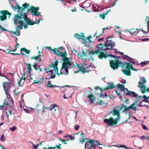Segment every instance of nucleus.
I'll list each match as a JSON object with an SVG mask.
<instances>
[{
  "label": "nucleus",
  "mask_w": 149,
  "mask_h": 149,
  "mask_svg": "<svg viewBox=\"0 0 149 149\" xmlns=\"http://www.w3.org/2000/svg\"><path fill=\"white\" fill-rule=\"evenodd\" d=\"M85 149H88L89 148L93 149L92 145H91V140L90 142L86 141L85 145Z\"/></svg>",
  "instance_id": "dca6fc26"
},
{
  "label": "nucleus",
  "mask_w": 149,
  "mask_h": 149,
  "mask_svg": "<svg viewBox=\"0 0 149 149\" xmlns=\"http://www.w3.org/2000/svg\"><path fill=\"white\" fill-rule=\"evenodd\" d=\"M141 139H145L147 138V137H146L145 136H142L140 137Z\"/></svg>",
  "instance_id": "680f3d73"
},
{
  "label": "nucleus",
  "mask_w": 149,
  "mask_h": 149,
  "mask_svg": "<svg viewBox=\"0 0 149 149\" xmlns=\"http://www.w3.org/2000/svg\"><path fill=\"white\" fill-rule=\"evenodd\" d=\"M97 10H99V12L100 11L104 10V8H100V6H99V5H97Z\"/></svg>",
  "instance_id": "a18cd8bd"
},
{
  "label": "nucleus",
  "mask_w": 149,
  "mask_h": 149,
  "mask_svg": "<svg viewBox=\"0 0 149 149\" xmlns=\"http://www.w3.org/2000/svg\"><path fill=\"white\" fill-rule=\"evenodd\" d=\"M117 88H120L121 91H123L124 92L128 91V93H125V94L130 97L136 98L138 96V95L136 94V93L134 92L128 91L127 88H125L124 86L123 85L119 84L118 85Z\"/></svg>",
  "instance_id": "0eeeda50"
},
{
  "label": "nucleus",
  "mask_w": 149,
  "mask_h": 149,
  "mask_svg": "<svg viewBox=\"0 0 149 149\" xmlns=\"http://www.w3.org/2000/svg\"><path fill=\"white\" fill-rule=\"evenodd\" d=\"M149 63V61H147L142 62L140 63V64H141V66L142 67H143L145 66V65L148 64Z\"/></svg>",
  "instance_id": "7c9ffc66"
},
{
  "label": "nucleus",
  "mask_w": 149,
  "mask_h": 149,
  "mask_svg": "<svg viewBox=\"0 0 149 149\" xmlns=\"http://www.w3.org/2000/svg\"><path fill=\"white\" fill-rule=\"evenodd\" d=\"M81 34L82 35H80L77 33L75 34L74 36L75 38L79 40L81 39L82 40H83L84 39V34L83 33H81Z\"/></svg>",
  "instance_id": "f3484780"
},
{
  "label": "nucleus",
  "mask_w": 149,
  "mask_h": 149,
  "mask_svg": "<svg viewBox=\"0 0 149 149\" xmlns=\"http://www.w3.org/2000/svg\"><path fill=\"white\" fill-rule=\"evenodd\" d=\"M120 147L125 148V149H130L129 148H128L125 145H120Z\"/></svg>",
  "instance_id": "c03bdc74"
},
{
  "label": "nucleus",
  "mask_w": 149,
  "mask_h": 149,
  "mask_svg": "<svg viewBox=\"0 0 149 149\" xmlns=\"http://www.w3.org/2000/svg\"><path fill=\"white\" fill-rule=\"evenodd\" d=\"M55 77V75L54 74H52V75L50 77H49L48 78V79L46 78V79H47L48 80H49L50 79H54Z\"/></svg>",
  "instance_id": "49530a36"
},
{
  "label": "nucleus",
  "mask_w": 149,
  "mask_h": 149,
  "mask_svg": "<svg viewBox=\"0 0 149 149\" xmlns=\"http://www.w3.org/2000/svg\"><path fill=\"white\" fill-rule=\"evenodd\" d=\"M59 140L60 141H62V143L64 144H67V143L65 142L66 140H64L61 139H60ZM68 140H66V141H68Z\"/></svg>",
  "instance_id": "09e8293b"
},
{
  "label": "nucleus",
  "mask_w": 149,
  "mask_h": 149,
  "mask_svg": "<svg viewBox=\"0 0 149 149\" xmlns=\"http://www.w3.org/2000/svg\"><path fill=\"white\" fill-rule=\"evenodd\" d=\"M127 31L132 36L136 32V31H135L133 33H132L131 31L129 30H127Z\"/></svg>",
  "instance_id": "0e129e2a"
},
{
  "label": "nucleus",
  "mask_w": 149,
  "mask_h": 149,
  "mask_svg": "<svg viewBox=\"0 0 149 149\" xmlns=\"http://www.w3.org/2000/svg\"><path fill=\"white\" fill-rule=\"evenodd\" d=\"M5 139L6 138L4 135L3 134L2 135L0 138L1 140L2 141H4L5 140Z\"/></svg>",
  "instance_id": "ea45409f"
},
{
  "label": "nucleus",
  "mask_w": 149,
  "mask_h": 149,
  "mask_svg": "<svg viewBox=\"0 0 149 149\" xmlns=\"http://www.w3.org/2000/svg\"><path fill=\"white\" fill-rule=\"evenodd\" d=\"M27 67V68L29 70V72L30 73V70H31V65L30 64L26 63V64Z\"/></svg>",
  "instance_id": "473e14b6"
},
{
  "label": "nucleus",
  "mask_w": 149,
  "mask_h": 149,
  "mask_svg": "<svg viewBox=\"0 0 149 149\" xmlns=\"http://www.w3.org/2000/svg\"><path fill=\"white\" fill-rule=\"evenodd\" d=\"M74 53L75 55H77L78 56H79V54L77 51L74 50Z\"/></svg>",
  "instance_id": "8fccbe9b"
},
{
  "label": "nucleus",
  "mask_w": 149,
  "mask_h": 149,
  "mask_svg": "<svg viewBox=\"0 0 149 149\" xmlns=\"http://www.w3.org/2000/svg\"><path fill=\"white\" fill-rule=\"evenodd\" d=\"M7 15H9L8 17L9 18L11 14L7 10L1 11L0 13V19L1 20L3 21L6 20L7 18Z\"/></svg>",
  "instance_id": "9d476101"
},
{
  "label": "nucleus",
  "mask_w": 149,
  "mask_h": 149,
  "mask_svg": "<svg viewBox=\"0 0 149 149\" xmlns=\"http://www.w3.org/2000/svg\"><path fill=\"white\" fill-rule=\"evenodd\" d=\"M43 110L42 111V112L43 113L45 112V110L46 109V106L43 105L42 107Z\"/></svg>",
  "instance_id": "4d7b16f0"
},
{
  "label": "nucleus",
  "mask_w": 149,
  "mask_h": 149,
  "mask_svg": "<svg viewBox=\"0 0 149 149\" xmlns=\"http://www.w3.org/2000/svg\"><path fill=\"white\" fill-rule=\"evenodd\" d=\"M34 8H35L33 7L31 10H32V14L33 15H35L36 17L40 16V18L39 19L38 21L36 19V20L34 22V24H38L40 22V21L41 20L42 21H43V20L41 18L42 17V15H40V13L37 11V10L39 9L38 8H36L35 9H34Z\"/></svg>",
  "instance_id": "6e6552de"
},
{
  "label": "nucleus",
  "mask_w": 149,
  "mask_h": 149,
  "mask_svg": "<svg viewBox=\"0 0 149 149\" xmlns=\"http://www.w3.org/2000/svg\"><path fill=\"white\" fill-rule=\"evenodd\" d=\"M87 55L84 52V50L83 49H82V52L81 54H79V57L80 59L82 60H84L87 58Z\"/></svg>",
  "instance_id": "ddd939ff"
},
{
  "label": "nucleus",
  "mask_w": 149,
  "mask_h": 149,
  "mask_svg": "<svg viewBox=\"0 0 149 149\" xmlns=\"http://www.w3.org/2000/svg\"><path fill=\"white\" fill-rule=\"evenodd\" d=\"M51 82L52 81H49L48 82V84L46 85V86L49 88H51V86L52 85L51 84Z\"/></svg>",
  "instance_id": "58836bf2"
},
{
  "label": "nucleus",
  "mask_w": 149,
  "mask_h": 149,
  "mask_svg": "<svg viewBox=\"0 0 149 149\" xmlns=\"http://www.w3.org/2000/svg\"><path fill=\"white\" fill-rule=\"evenodd\" d=\"M10 51H8V53H10L12 55H19V54H15V53H10L9 52H10Z\"/></svg>",
  "instance_id": "13d9d810"
},
{
  "label": "nucleus",
  "mask_w": 149,
  "mask_h": 149,
  "mask_svg": "<svg viewBox=\"0 0 149 149\" xmlns=\"http://www.w3.org/2000/svg\"><path fill=\"white\" fill-rule=\"evenodd\" d=\"M46 49H47L48 50H51L53 51L54 54L56 55L61 57L62 58H63L67 55V53L65 52V53L61 52L58 51V49L54 48L52 49L50 47H46Z\"/></svg>",
  "instance_id": "1a4fd4ad"
},
{
  "label": "nucleus",
  "mask_w": 149,
  "mask_h": 149,
  "mask_svg": "<svg viewBox=\"0 0 149 149\" xmlns=\"http://www.w3.org/2000/svg\"><path fill=\"white\" fill-rule=\"evenodd\" d=\"M110 120H111V123L112 124H116L117 123V122L115 120H114L112 118H110Z\"/></svg>",
  "instance_id": "4c0bfd02"
},
{
  "label": "nucleus",
  "mask_w": 149,
  "mask_h": 149,
  "mask_svg": "<svg viewBox=\"0 0 149 149\" xmlns=\"http://www.w3.org/2000/svg\"><path fill=\"white\" fill-rule=\"evenodd\" d=\"M16 31L15 32H14L13 31H9V32H10L12 34H13L15 35L16 36H19L20 35V31L19 30H18V29H17V30L15 29Z\"/></svg>",
  "instance_id": "b1692460"
},
{
  "label": "nucleus",
  "mask_w": 149,
  "mask_h": 149,
  "mask_svg": "<svg viewBox=\"0 0 149 149\" xmlns=\"http://www.w3.org/2000/svg\"><path fill=\"white\" fill-rule=\"evenodd\" d=\"M107 13H105L103 14H100V16L103 19H104L106 15H107Z\"/></svg>",
  "instance_id": "79ce46f5"
},
{
  "label": "nucleus",
  "mask_w": 149,
  "mask_h": 149,
  "mask_svg": "<svg viewBox=\"0 0 149 149\" xmlns=\"http://www.w3.org/2000/svg\"><path fill=\"white\" fill-rule=\"evenodd\" d=\"M139 31H142L143 32V33L145 34H147V33L146 32L144 31L142 29H139Z\"/></svg>",
  "instance_id": "5fc2aeb1"
},
{
  "label": "nucleus",
  "mask_w": 149,
  "mask_h": 149,
  "mask_svg": "<svg viewBox=\"0 0 149 149\" xmlns=\"http://www.w3.org/2000/svg\"><path fill=\"white\" fill-rule=\"evenodd\" d=\"M21 51H23L26 54H29L30 53V52L29 50H27L25 48H23L21 49Z\"/></svg>",
  "instance_id": "2f4dec72"
},
{
  "label": "nucleus",
  "mask_w": 149,
  "mask_h": 149,
  "mask_svg": "<svg viewBox=\"0 0 149 149\" xmlns=\"http://www.w3.org/2000/svg\"><path fill=\"white\" fill-rule=\"evenodd\" d=\"M77 67H78V68L79 69V70L81 71L84 73L85 72H88L91 70H89V71H87L86 68H84L83 67H81V66L79 65H77Z\"/></svg>",
  "instance_id": "393cba45"
},
{
  "label": "nucleus",
  "mask_w": 149,
  "mask_h": 149,
  "mask_svg": "<svg viewBox=\"0 0 149 149\" xmlns=\"http://www.w3.org/2000/svg\"><path fill=\"white\" fill-rule=\"evenodd\" d=\"M91 66V65H88L87 64H85V65L84 66V67L85 68H86L87 69L89 68Z\"/></svg>",
  "instance_id": "603ef678"
},
{
  "label": "nucleus",
  "mask_w": 149,
  "mask_h": 149,
  "mask_svg": "<svg viewBox=\"0 0 149 149\" xmlns=\"http://www.w3.org/2000/svg\"><path fill=\"white\" fill-rule=\"evenodd\" d=\"M70 138V139L71 140H73L74 139V136H72L71 135L68 136Z\"/></svg>",
  "instance_id": "052dcab7"
},
{
  "label": "nucleus",
  "mask_w": 149,
  "mask_h": 149,
  "mask_svg": "<svg viewBox=\"0 0 149 149\" xmlns=\"http://www.w3.org/2000/svg\"><path fill=\"white\" fill-rule=\"evenodd\" d=\"M79 127V126L78 125H76L75 126L74 130H77Z\"/></svg>",
  "instance_id": "864d4df0"
},
{
  "label": "nucleus",
  "mask_w": 149,
  "mask_h": 149,
  "mask_svg": "<svg viewBox=\"0 0 149 149\" xmlns=\"http://www.w3.org/2000/svg\"><path fill=\"white\" fill-rule=\"evenodd\" d=\"M53 71H54V70H49L48 71H46V72L47 73H48L49 72H50L52 73H53Z\"/></svg>",
  "instance_id": "774afa93"
},
{
  "label": "nucleus",
  "mask_w": 149,
  "mask_h": 149,
  "mask_svg": "<svg viewBox=\"0 0 149 149\" xmlns=\"http://www.w3.org/2000/svg\"><path fill=\"white\" fill-rule=\"evenodd\" d=\"M29 6V4L26 3L23 4V7L21 8L19 14L23 17L28 24L33 25L34 24V22L30 20L26 15L29 13V9L28 8Z\"/></svg>",
  "instance_id": "7ed1b4c3"
},
{
  "label": "nucleus",
  "mask_w": 149,
  "mask_h": 149,
  "mask_svg": "<svg viewBox=\"0 0 149 149\" xmlns=\"http://www.w3.org/2000/svg\"><path fill=\"white\" fill-rule=\"evenodd\" d=\"M143 102H140L139 103L138 106L139 107H143V105L142 104Z\"/></svg>",
  "instance_id": "6e6d98bb"
},
{
  "label": "nucleus",
  "mask_w": 149,
  "mask_h": 149,
  "mask_svg": "<svg viewBox=\"0 0 149 149\" xmlns=\"http://www.w3.org/2000/svg\"><path fill=\"white\" fill-rule=\"evenodd\" d=\"M133 64L136 65H139L140 64V63H139L136 60V61H134V62H133L132 63Z\"/></svg>",
  "instance_id": "37998d69"
},
{
  "label": "nucleus",
  "mask_w": 149,
  "mask_h": 149,
  "mask_svg": "<svg viewBox=\"0 0 149 149\" xmlns=\"http://www.w3.org/2000/svg\"><path fill=\"white\" fill-rule=\"evenodd\" d=\"M56 107H58V106L56 104H52L50 106L51 109V110L54 109Z\"/></svg>",
  "instance_id": "e433bc0d"
},
{
  "label": "nucleus",
  "mask_w": 149,
  "mask_h": 149,
  "mask_svg": "<svg viewBox=\"0 0 149 149\" xmlns=\"http://www.w3.org/2000/svg\"><path fill=\"white\" fill-rule=\"evenodd\" d=\"M60 146L61 144H59L58 145H56L54 147H49L48 148H47V149H55L56 148H58V149H61L60 147Z\"/></svg>",
  "instance_id": "cd10ccee"
},
{
  "label": "nucleus",
  "mask_w": 149,
  "mask_h": 149,
  "mask_svg": "<svg viewBox=\"0 0 149 149\" xmlns=\"http://www.w3.org/2000/svg\"><path fill=\"white\" fill-rule=\"evenodd\" d=\"M84 134L83 133H81L80 135V137L79 138V142L81 143H83L86 139L84 137Z\"/></svg>",
  "instance_id": "aec40b11"
},
{
  "label": "nucleus",
  "mask_w": 149,
  "mask_h": 149,
  "mask_svg": "<svg viewBox=\"0 0 149 149\" xmlns=\"http://www.w3.org/2000/svg\"><path fill=\"white\" fill-rule=\"evenodd\" d=\"M23 17L19 15H16L14 18V24L15 25V29H22V28L23 21H22V18Z\"/></svg>",
  "instance_id": "39448f33"
},
{
  "label": "nucleus",
  "mask_w": 149,
  "mask_h": 149,
  "mask_svg": "<svg viewBox=\"0 0 149 149\" xmlns=\"http://www.w3.org/2000/svg\"><path fill=\"white\" fill-rule=\"evenodd\" d=\"M33 66L34 67L35 69L37 70L38 69H39L40 71H42V68H40V65H37L36 64L35 65H33Z\"/></svg>",
  "instance_id": "c85d7f7f"
},
{
  "label": "nucleus",
  "mask_w": 149,
  "mask_h": 149,
  "mask_svg": "<svg viewBox=\"0 0 149 149\" xmlns=\"http://www.w3.org/2000/svg\"><path fill=\"white\" fill-rule=\"evenodd\" d=\"M92 8L94 11L95 12H99V11L97 10V6L96 5H93Z\"/></svg>",
  "instance_id": "c756f323"
},
{
  "label": "nucleus",
  "mask_w": 149,
  "mask_h": 149,
  "mask_svg": "<svg viewBox=\"0 0 149 149\" xmlns=\"http://www.w3.org/2000/svg\"><path fill=\"white\" fill-rule=\"evenodd\" d=\"M13 10H14V11H15V10H17V11L18 13L19 14L20 11L21 10V8L18 5L17 3H16V5L14 6H11Z\"/></svg>",
  "instance_id": "6ab92c4d"
},
{
  "label": "nucleus",
  "mask_w": 149,
  "mask_h": 149,
  "mask_svg": "<svg viewBox=\"0 0 149 149\" xmlns=\"http://www.w3.org/2000/svg\"><path fill=\"white\" fill-rule=\"evenodd\" d=\"M51 88L59 87L60 86H57L55 85H52V86H51Z\"/></svg>",
  "instance_id": "69168bd1"
},
{
  "label": "nucleus",
  "mask_w": 149,
  "mask_h": 149,
  "mask_svg": "<svg viewBox=\"0 0 149 149\" xmlns=\"http://www.w3.org/2000/svg\"><path fill=\"white\" fill-rule=\"evenodd\" d=\"M100 54L98 55V57L100 59H102L103 58H106L108 56L113 58L115 59L117 58V56L115 55H113L111 54H107V52L104 54V52H101Z\"/></svg>",
  "instance_id": "9b49d317"
},
{
  "label": "nucleus",
  "mask_w": 149,
  "mask_h": 149,
  "mask_svg": "<svg viewBox=\"0 0 149 149\" xmlns=\"http://www.w3.org/2000/svg\"><path fill=\"white\" fill-rule=\"evenodd\" d=\"M117 58H119L114 61L112 60L110 62V67L111 68L115 70H117L119 66L122 68L121 70L126 75L130 76L131 75V73L130 71V68L132 70L137 71V70L133 67V66L130 63L126 62H121V57L119 56H117Z\"/></svg>",
  "instance_id": "f257e3e1"
},
{
  "label": "nucleus",
  "mask_w": 149,
  "mask_h": 149,
  "mask_svg": "<svg viewBox=\"0 0 149 149\" xmlns=\"http://www.w3.org/2000/svg\"><path fill=\"white\" fill-rule=\"evenodd\" d=\"M91 145H92L93 149H95V146H97L101 144L99 143L98 141H95L94 140H91Z\"/></svg>",
  "instance_id": "a211bd4d"
},
{
  "label": "nucleus",
  "mask_w": 149,
  "mask_h": 149,
  "mask_svg": "<svg viewBox=\"0 0 149 149\" xmlns=\"http://www.w3.org/2000/svg\"><path fill=\"white\" fill-rule=\"evenodd\" d=\"M88 98L91 100V101H90V103H93V100L94 99L93 96L91 95H90L88 96Z\"/></svg>",
  "instance_id": "72a5a7b5"
},
{
  "label": "nucleus",
  "mask_w": 149,
  "mask_h": 149,
  "mask_svg": "<svg viewBox=\"0 0 149 149\" xmlns=\"http://www.w3.org/2000/svg\"><path fill=\"white\" fill-rule=\"evenodd\" d=\"M38 146V145H35L34 144H33L32 146V147L33 148V149H37Z\"/></svg>",
  "instance_id": "3c124183"
},
{
  "label": "nucleus",
  "mask_w": 149,
  "mask_h": 149,
  "mask_svg": "<svg viewBox=\"0 0 149 149\" xmlns=\"http://www.w3.org/2000/svg\"><path fill=\"white\" fill-rule=\"evenodd\" d=\"M134 105L135 104L134 103H133L130 106L127 107L124 104H122V108H124L125 109L123 111V112H126L127 111H129V110H130V109H132L133 107L134 106Z\"/></svg>",
  "instance_id": "4468645a"
},
{
  "label": "nucleus",
  "mask_w": 149,
  "mask_h": 149,
  "mask_svg": "<svg viewBox=\"0 0 149 149\" xmlns=\"http://www.w3.org/2000/svg\"><path fill=\"white\" fill-rule=\"evenodd\" d=\"M16 129L15 126H14L13 127L10 128V130L12 132H14Z\"/></svg>",
  "instance_id": "a19ab883"
},
{
  "label": "nucleus",
  "mask_w": 149,
  "mask_h": 149,
  "mask_svg": "<svg viewBox=\"0 0 149 149\" xmlns=\"http://www.w3.org/2000/svg\"><path fill=\"white\" fill-rule=\"evenodd\" d=\"M117 107H116L113 110L114 113L115 115H117L118 117H119L120 115V112L121 110L120 109H117Z\"/></svg>",
  "instance_id": "5701e85b"
},
{
  "label": "nucleus",
  "mask_w": 149,
  "mask_h": 149,
  "mask_svg": "<svg viewBox=\"0 0 149 149\" xmlns=\"http://www.w3.org/2000/svg\"><path fill=\"white\" fill-rule=\"evenodd\" d=\"M70 59L67 57L65 58L64 62L63 64L62 68L60 71V73L62 74H63V70H64L65 72V75H68V68L69 69L74 68V66L73 63L69 61Z\"/></svg>",
  "instance_id": "20e7f679"
},
{
  "label": "nucleus",
  "mask_w": 149,
  "mask_h": 149,
  "mask_svg": "<svg viewBox=\"0 0 149 149\" xmlns=\"http://www.w3.org/2000/svg\"><path fill=\"white\" fill-rule=\"evenodd\" d=\"M7 99L5 100L3 105L5 110H6V108L8 107L9 105L8 102V97H7Z\"/></svg>",
  "instance_id": "412c9836"
},
{
  "label": "nucleus",
  "mask_w": 149,
  "mask_h": 149,
  "mask_svg": "<svg viewBox=\"0 0 149 149\" xmlns=\"http://www.w3.org/2000/svg\"><path fill=\"white\" fill-rule=\"evenodd\" d=\"M10 83L8 82H4L3 84V86L4 88V90L5 91L6 94V95L7 97H8V95H9V97H10V95L8 93V88L9 86Z\"/></svg>",
  "instance_id": "f8f14e48"
},
{
  "label": "nucleus",
  "mask_w": 149,
  "mask_h": 149,
  "mask_svg": "<svg viewBox=\"0 0 149 149\" xmlns=\"http://www.w3.org/2000/svg\"><path fill=\"white\" fill-rule=\"evenodd\" d=\"M104 122L105 123H107L108 126H113V124H112V123H111V120H110V119L109 120L107 119H104Z\"/></svg>",
  "instance_id": "a878e982"
},
{
  "label": "nucleus",
  "mask_w": 149,
  "mask_h": 149,
  "mask_svg": "<svg viewBox=\"0 0 149 149\" xmlns=\"http://www.w3.org/2000/svg\"><path fill=\"white\" fill-rule=\"evenodd\" d=\"M146 83V81L144 78H141L140 81L138 82V87L140 88V91L144 93L147 92H149V88L146 89V87L145 85Z\"/></svg>",
  "instance_id": "423d86ee"
},
{
  "label": "nucleus",
  "mask_w": 149,
  "mask_h": 149,
  "mask_svg": "<svg viewBox=\"0 0 149 149\" xmlns=\"http://www.w3.org/2000/svg\"><path fill=\"white\" fill-rule=\"evenodd\" d=\"M124 56H125V57H127V58H126V59L127 61H130V59L131 58H131L130 57L126 55H124ZM122 58L124 59H126V58L122 56Z\"/></svg>",
  "instance_id": "c9c22d12"
},
{
  "label": "nucleus",
  "mask_w": 149,
  "mask_h": 149,
  "mask_svg": "<svg viewBox=\"0 0 149 149\" xmlns=\"http://www.w3.org/2000/svg\"><path fill=\"white\" fill-rule=\"evenodd\" d=\"M25 80V78H23V77H22L18 82V84L19 86H22L24 84Z\"/></svg>",
  "instance_id": "4be33fe9"
},
{
  "label": "nucleus",
  "mask_w": 149,
  "mask_h": 149,
  "mask_svg": "<svg viewBox=\"0 0 149 149\" xmlns=\"http://www.w3.org/2000/svg\"><path fill=\"white\" fill-rule=\"evenodd\" d=\"M104 46L102 44L97 45L95 51H92L91 53L93 55L95 54H98L102 51H105L106 50L111 49L114 50L115 51V52H113L114 54L118 52L116 49L113 48L115 47L116 44L115 43L112 41V40H108L107 42H105L104 43Z\"/></svg>",
  "instance_id": "f03ea898"
},
{
  "label": "nucleus",
  "mask_w": 149,
  "mask_h": 149,
  "mask_svg": "<svg viewBox=\"0 0 149 149\" xmlns=\"http://www.w3.org/2000/svg\"><path fill=\"white\" fill-rule=\"evenodd\" d=\"M58 63V61L56 60L54 62H53L52 63V64L51 65V66L52 68H54V71L55 72H58V68L57 67Z\"/></svg>",
  "instance_id": "2eb2a0df"
},
{
  "label": "nucleus",
  "mask_w": 149,
  "mask_h": 149,
  "mask_svg": "<svg viewBox=\"0 0 149 149\" xmlns=\"http://www.w3.org/2000/svg\"><path fill=\"white\" fill-rule=\"evenodd\" d=\"M24 109V110L25 111H26V113H29V112H31V111H29V109Z\"/></svg>",
  "instance_id": "338daca9"
},
{
  "label": "nucleus",
  "mask_w": 149,
  "mask_h": 149,
  "mask_svg": "<svg viewBox=\"0 0 149 149\" xmlns=\"http://www.w3.org/2000/svg\"><path fill=\"white\" fill-rule=\"evenodd\" d=\"M31 59H34L35 60H38V62H39L40 61L41 59L40 57L38 56H36V57H32L31 58Z\"/></svg>",
  "instance_id": "f704fd0d"
},
{
  "label": "nucleus",
  "mask_w": 149,
  "mask_h": 149,
  "mask_svg": "<svg viewBox=\"0 0 149 149\" xmlns=\"http://www.w3.org/2000/svg\"><path fill=\"white\" fill-rule=\"evenodd\" d=\"M27 78H28V80L29 81L31 80H32L33 79L31 77V76L28 75L27 76Z\"/></svg>",
  "instance_id": "e2e57ef3"
},
{
  "label": "nucleus",
  "mask_w": 149,
  "mask_h": 149,
  "mask_svg": "<svg viewBox=\"0 0 149 149\" xmlns=\"http://www.w3.org/2000/svg\"><path fill=\"white\" fill-rule=\"evenodd\" d=\"M142 126L144 130H148V128L146 127V125L142 124Z\"/></svg>",
  "instance_id": "de8ad7c7"
},
{
  "label": "nucleus",
  "mask_w": 149,
  "mask_h": 149,
  "mask_svg": "<svg viewBox=\"0 0 149 149\" xmlns=\"http://www.w3.org/2000/svg\"><path fill=\"white\" fill-rule=\"evenodd\" d=\"M115 86L114 84L112 83H109L108 84V85L107 87V89H113L114 88Z\"/></svg>",
  "instance_id": "bb28decb"
},
{
  "label": "nucleus",
  "mask_w": 149,
  "mask_h": 149,
  "mask_svg": "<svg viewBox=\"0 0 149 149\" xmlns=\"http://www.w3.org/2000/svg\"><path fill=\"white\" fill-rule=\"evenodd\" d=\"M134 61H136V59H133L132 58H131V59H130V63H132L133 62H134Z\"/></svg>",
  "instance_id": "bf43d9fd"
}]
</instances>
